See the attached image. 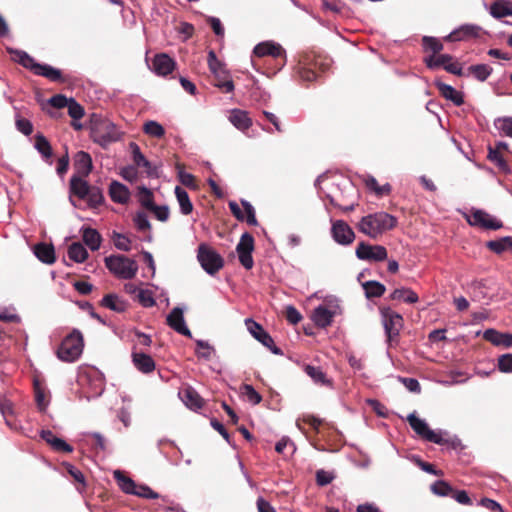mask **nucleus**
Instances as JSON below:
<instances>
[{"label": "nucleus", "instance_id": "nucleus-60", "mask_svg": "<svg viewBox=\"0 0 512 512\" xmlns=\"http://www.w3.org/2000/svg\"><path fill=\"white\" fill-rule=\"evenodd\" d=\"M398 380L410 392L419 393L421 391L420 383L416 378L398 376Z\"/></svg>", "mask_w": 512, "mask_h": 512}, {"label": "nucleus", "instance_id": "nucleus-3", "mask_svg": "<svg viewBox=\"0 0 512 512\" xmlns=\"http://www.w3.org/2000/svg\"><path fill=\"white\" fill-rule=\"evenodd\" d=\"M14 60L23 67L31 70L35 75L43 76L51 81L58 82L62 80V73L59 69L49 64H41L35 61L27 52L18 49H8Z\"/></svg>", "mask_w": 512, "mask_h": 512}, {"label": "nucleus", "instance_id": "nucleus-46", "mask_svg": "<svg viewBox=\"0 0 512 512\" xmlns=\"http://www.w3.org/2000/svg\"><path fill=\"white\" fill-rule=\"evenodd\" d=\"M85 200L92 208L101 205L104 202V195L102 190L97 186H90Z\"/></svg>", "mask_w": 512, "mask_h": 512}, {"label": "nucleus", "instance_id": "nucleus-42", "mask_svg": "<svg viewBox=\"0 0 512 512\" xmlns=\"http://www.w3.org/2000/svg\"><path fill=\"white\" fill-rule=\"evenodd\" d=\"M195 342L197 346L195 353L198 358L209 361L215 355L216 351L214 347L209 344L208 341L198 339Z\"/></svg>", "mask_w": 512, "mask_h": 512}, {"label": "nucleus", "instance_id": "nucleus-12", "mask_svg": "<svg viewBox=\"0 0 512 512\" xmlns=\"http://www.w3.org/2000/svg\"><path fill=\"white\" fill-rule=\"evenodd\" d=\"M355 254L359 260L370 262H381L388 257L387 249L384 246L370 245L364 241L357 245Z\"/></svg>", "mask_w": 512, "mask_h": 512}, {"label": "nucleus", "instance_id": "nucleus-57", "mask_svg": "<svg viewBox=\"0 0 512 512\" xmlns=\"http://www.w3.org/2000/svg\"><path fill=\"white\" fill-rule=\"evenodd\" d=\"M129 148L132 154V159L134 164L137 167H140L142 164H145V161L147 158L144 156V154L141 152L140 147L135 142H130Z\"/></svg>", "mask_w": 512, "mask_h": 512}, {"label": "nucleus", "instance_id": "nucleus-53", "mask_svg": "<svg viewBox=\"0 0 512 512\" xmlns=\"http://www.w3.org/2000/svg\"><path fill=\"white\" fill-rule=\"evenodd\" d=\"M114 245L118 250L128 252L131 250V240L124 234L114 232L113 233Z\"/></svg>", "mask_w": 512, "mask_h": 512}, {"label": "nucleus", "instance_id": "nucleus-59", "mask_svg": "<svg viewBox=\"0 0 512 512\" xmlns=\"http://www.w3.org/2000/svg\"><path fill=\"white\" fill-rule=\"evenodd\" d=\"M241 204L244 207L246 213L244 220L247 222V224L251 226H256L258 224V221L256 219L255 209L252 206V204L247 200H242Z\"/></svg>", "mask_w": 512, "mask_h": 512}, {"label": "nucleus", "instance_id": "nucleus-49", "mask_svg": "<svg viewBox=\"0 0 512 512\" xmlns=\"http://www.w3.org/2000/svg\"><path fill=\"white\" fill-rule=\"evenodd\" d=\"M143 131L145 134L156 138H161L165 134L164 127L154 120L147 121L143 126Z\"/></svg>", "mask_w": 512, "mask_h": 512}, {"label": "nucleus", "instance_id": "nucleus-8", "mask_svg": "<svg viewBox=\"0 0 512 512\" xmlns=\"http://www.w3.org/2000/svg\"><path fill=\"white\" fill-rule=\"evenodd\" d=\"M197 260L201 268L211 276L215 275L224 266L223 257L206 243H201L198 246Z\"/></svg>", "mask_w": 512, "mask_h": 512}, {"label": "nucleus", "instance_id": "nucleus-29", "mask_svg": "<svg viewBox=\"0 0 512 512\" xmlns=\"http://www.w3.org/2000/svg\"><path fill=\"white\" fill-rule=\"evenodd\" d=\"M100 305L117 313L125 312L128 308L127 301L113 293L105 295L101 299Z\"/></svg>", "mask_w": 512, "mask_h": 512}, {"label": "nucleus", "instance_id": "nucleus-34", "mask_svg": "<svg viewBox=\"0 0 512 512\" xmlns=\"http://www.w3.org/2000/svg\"><path fill=\"white\" fill-rule=\"evenodd\" d=\"M490 14L497 19L512 16V2L506 0L495 1L490 6Z\"/></svg>", "mask_w": 512, "mask_h": 512}, {"label": "nucleus", "instance_id": "nucleus-19", "mask_svg": "<svg viewBox=\"0 0 512 512\" xmlns=\"http://www.w3.org/2000/svg\"><path fill=\"white\" fill-rule=\"evenodd\" d=\"M90 188L89 183L83 179L82 176L73 175L70 178V185H69V201L73 206H76L75 201L72 198V195L78 197L81 200L86 199L88 190Z\"/></svg>", "mask_w": 512, "mask_h": 512}, {"label": "nucleus", "instance_id": "nucleus-54", "mask_svg": "<svg viewBox=\"0 0 512 512\" xmlns=\"http://www.w3.org/2000/svg\"><path fill=\"white\" fill-rule=\"evenodd\" d=\"M136 297L139 303L145 308L153 307L156 304L152 291L148 289H140Z\"/></svg>", "mask_w": 512, "mask_h": 512}, {"label": "nucleus", "instance_id": "nucleus-40", "mask_svg": "<svg viewBox=\"0 0 512 512\" xmlns=\"http://www.w3.org/2000/svg\"><path fill=\"white\" fill-rule=\"evenodd\" d=\"M362 287L368 299L381 297L386 290L385 285L376 280L366 281L362 284Z\"/></svg>", "mask_w": 512, "mask_h": 512}, {"label": "nucleus", "instance_id": "nucleus-14", "mask_svg": "<svg viewBox=\"0 0 512 512\" xmlns=\"http://www.w3.org/2000/svg\"><path fill=\"white\" fill-rule=\"evenodd\" d=\"M254 250V238L253 236L245 232L242 234L237 246L236 252L238 254V259L241 265L246 269H252L254 265L252 252Z\"/></svg>", "mask_w": 512, "mask_h": 512}, {"label": "nucleus", "instance_id": "nucleus-27", "mask_svg": "<svg viewBox=\"0 0 512 512\" xmlns=\"http://www.w3.org/2000/svg\"><path fill=\"white\" fill-rule=\"evenodd\" d=\"M41 438L48 443L55 451L71 453L73 447L65 440L57 437L51 430H42L40 432Z\"/></svg>", "mask_w": 512, "mask_h": 512}, {"label": "nucleus", "instance_id": "nucleus-37", "mask_svg": "<svg viewBox=\"0 0 512 512\" xmlns=\"http://www.w3.org/2000/svg\"><path fill=\"white\" fill-rule=\"evenodd\" d=\"M70 260L76 263H83L88 258V251L80 242H73L67 251Z\"/></svg>", "mask_w": 512, "mask_h": 512}, {"label": "nucleus", "instance_id": "nucleus-51", "mask_svg": "<svg viewBox=\"0 0 512 512\" xmlns=\"http://www.w3.org/2000/svg\"><path fill=\"white\" fill-rule=\"evenodd\" d=\"M320 305L330 311L334 317L342 314L340 300L336 296H327L324 299V303Z\"/></svg>", "mask_w": 512, "mask_h": 512}, {"label": "nucleus", "instance_id": "nucleus-36", "mask_svg": "<svg viewBox=\"0 0 512 512\" xmlns=\"http://www.w3.org/2000/svg\"><path fill=\"white\" fill-rule=\"evenodd\" d=\"M175 195L180 207V212L183 215H189L193 210V204L189 198L187 191L180 186H176Z\"/></svg>", "mask_w": 512, "mask_h": 512}, {"label": "nucleus", "instance_id": "nucleus-25", "mask_svg": "<svg viewBox=\"0 0 512 512\" xmlns=\"http://www.w3.org/2000/svg\"><path fill=\"white\" fill-rule=\"evenodd\" d=\"M435 86L441 93V95L451 101L456 106H461L464 103V97L462 92L457 91L453 86L446 84L442 81L436 80Z\"/></svg>", "mask_w": 512, "mask_h": 512}, {"label": "nucleus", "instance_id": "nucleus-35", "mask_svg": "<svg viewBox=\"0 0 512 512\" xmlns=\"http://www.w3.org/2000/svg\"><path fill=\"white\" fill-rule=\"evenodd\" d=\"M486 247L495 254H502L508 249H512V236H504L495 240L486 242Z\"/></svg>", "mask_w": 512, "mask_h": 512}, {"label": "nucleus", "instance_id": "nucleus-41", "mask_svg": "<svg viewBox=\"0 0 512 512\" xmlns=\"http://www.w3.org/2000/svg\"><path fill=\"white\" fill-rule=\"evenodd\" d=\"M34 147L42 155L43 159L48 160L51 158L52 147L47 138L43 134L38 133L35 136Z\"/></svg>", "mask_w": 512, "mask_h": 512}, {"label": "nucleus", "instance_id": "nucleus-22", "mask_svg": "<svg viewBox=\"0 0 512 512\" xmlns=\"http://www.w3.org/2000/svg\"><path fill=\"white\" fill-rule=\"evenodd\" d=\"M230 123L238 130L245 132L252 126L248 112L241 109H231L228 117Z\"/></svg>", "mask_w": 512, "mask_h": 512}, {"label": "nucleus", "instance_id": "nucleus-32", "mask_svg": "<svg viewBox=\"0 0 512 512\" xmlns=\"http://www.w3.org/2000/svg\"><path fill=\"white\" fill-rule=\"evenodd\" d=\"M82 239L85 245H87L92 251H96L100 248L102 237L100 233L91 227L82 229Z\"/></svg>", "mask_w": 512, "mask_h": 512}, {"label": "nucleus", "instance_id": "nucleus-33", "mask_svg": "<svg viewBox=\"0 0 512 512\" xmlns=\"http://www.w3.org/2000/svg\"><path fill=\"white\" fill-rule=\"evenodd\" d=\"M391 300L403 301L408 304H414L418 302L419 297L416 292L410 288H397L389 296Z\"/></svg>", "mask_w": 512, "mask_h": 512}, {"label": "nucleus", "instance_id": "nucleus-2", "mask_svg": "<svg viewBox=\"0 0 512 512\" xmlns=\"http://www.w3.org/2000/svg\"><path fill=\"white\" fill-rule=\"evenodd\" d=\"M123 132L107 118H94L91 123L90 137L92 141L102 148L119 141Z\"/></svg>", "mask_w": 512, "mask_h": 512}, {"label": "nucleus", "instance_id": "nucleus-15", "mask_svg": "<svg viewBox=\"0 0 512 512\" xmlns=\"http://www.w3.org/2000/svg\"><path fill=\"white\" fill-rule=\"evenodd\" d=\"M482 28L476 24H462L452 30L448 35L444 37V41L447 42H459L468 41L472 38L480 36Z\"/></svg>", "mask_w": 512, "mask_h": 512}, {"label": "nucleus", "instance_id": "nucleus-45", "mask_svg": "<svg viewBox=\"0 0 512 512\" xmlns=\"http://www.w3.org/2000/svg\"><path fill=\"white\" fill-rule=\"evenodd\" d=\"M488 159L493 162L500 171L504 172V173H510V168L507 164V162L505 161V159L503 158V156L501 155V153L499 151H497V149H493V147H489L488 149Z\"/></svg>", "mask_w": 512, "mask_h": 512}, {"label": "nucleus", "instance_id": "nucleus-50", "mask_svg": "<svg viewBox=\"0 0 512 512\" xmlns=\"http://www.w3.org/2000/svg\"><path fill=\"white\" fill-rule=\"evenodd\" d=\"M241 394L245 397V399L253 404L257 405L261 402V395L254 389V387L250 384H243L241 387Z\"/></svg>", "mask_w": 512, "mask_h": 512}, {"label": "nucleus", "instance_id": "nucleus-21", "mask_svg": "<svg viewBox=\"0 0 512 512\" xmlns=\"http://www.w3.org/2000/svg\"><path fill=\"white\" fill-rule=\"evenodd\" d=\"M152 65L157 75L166 76L174 70L176 62L168 54L160 53L154 56Z\"/></svg>", "mask_w": 512, "mask_h": 512}, {"label": "nucleus", "instance_id": "nucleus-23", "mask_svg": "<svg viewBox=\"0 0 512 512\" xmlns=\"http://www.w3.org/2000/svg\"><path fill=\"white\" fill-rule=\"evenodd\" d=\"M74 168L77 176L87 177L93 168L90 154L85 151H78L74 157Z\"/></svg>", "mask_w": 512, "mask_h": 512}, {"label": "nucleus", "instance_id": "nucleus-39", "mask_svg": "<svg viewBox=\"0 0 512 512\" xmlns=\"http://www.w3.org/2000/svg\"><path fill=\"white\" fill-rule=\"evenodd\" d=\"M182 401L191 410H198L202 407V399L192 388H187L182 392Z\"/></svg>", "mask_w": 512, "mask_h": 512}, {"label": "nucleus", "instance_id": "nucleus-9", "mask_svg": "<svg viewBox=\"0 0 512 512\" xmlns=\"http://www.w3.org/2000/svg\"><path fill=\"white\" fill-rule=\"evenodd\" d=\"M407 421L412 428V430L423 440L434 443L441 444L443 440V435H447L448 432L442 429L432 430L430 429L428 423L419 418L416 415V412H412L407 416Z\"/></svg>", "mask_w": 512, "mask_h": 512}, {"label": "nucleus", "instance_id": "nucleus-1", "mask_svg": "<svg viewBox=\"0 0 512 512\" xmlns=\"http://www.w3.org/2000/svg\"><path fill=\"white\" fill-rule=\"evenodd\" d=\"M397 225V218L387 212H375L363 216L357 224L359 232L371 239H377Z\"/></svg>", "mask_w": 512, "mask_h": 512}, {"label": "nucleus", "instance_id": "nucleus-20", "mask_svg": "<svg viewBox=\"0 0 512 512\" xmlns=\"http://www.w3.org/2000/svg\"><path fill=\"white\" fill-rule=\"evenodd\" d=\"M325 178H326V174H321L316 178L315 183H314V186L317 188L320 197H325L326 199L329 200V203L332 206H334L344 212H349V211L354 210L357 205V202L355 199H351V201L347 205H340L337 202L336 198L330 192H326L321 187V183L324 181Z\"/></svg>", "mask_w": 512, "mask_h": 512}, {"label": "nucleus", "instance_id": "nucleus-31", "mask_svg": "<svg viewBox=\"0 0 512 512\" xmlns=\"http://www.w3.org/2000/svg\"><path fill=\"white\" fill-rule=\"evenodd\" d=\"M334 316L324 306L318 305L312 313V320L319 328H326L333 322Z\"/></svg>", "mask_w": 512, "mask_h": 512}, {"label": "nucleus", "instance_id": "nucleus-7", "mask_svg": "<svg viewBox=\"0 0 512 512\" xmlns=\"http://www.w3.org/2000/svg\"><path fill=\"white\" fill-rule=\"evenodd\" d=\"M113 476L119 488L125 494L135 495L145 499L159 498V494L154 492L148 485L137 484L132 478L125 476L120 470H115Z\"/></svg>", "mask_w": 512, "mask_h": 512}, {"label": "nucleus", "instance_id": "nucleus-5", "mask_svg": "<svg viewBox=\"0 0 512 512\" xmlns=\"http://www.w3.org/2000/svg\"><path fill=\"white\" fill-rule=\"evenodd\" d=\"M107 269L119 279H132L137 271V262L124 255H110L104 259Z\"/></svg>", "mask_w": 512, "mask_h": 512}, {"label": "nucleus", "instance_id": "nucleus-47", "mask_svg": "<svg viewBox=\"0 0 512 512\" xmlns=\"http://www.w3.org/2000/svg\"><path fill=\"white\" fill-rule=\"evenodd\" d=\"M494 126L500 133L512 138V117H499L495 119Z\"/></svg>", "mask_w": 512, "mask_h": 512}, {"label": "nucleus", "instance_id": "nucleus-24", "mask_svg": "<svg viewBox=\"0 0 512 512\" xmlns=\"http://www.w3.org/2000/svg\"><path fill=\"white\" fill-rule=\"evenodd\" d=\"M131 356L133 365L141 373L148 374L155 370V361L150 355L133 351Z\"/></svg>", "mask_w": 512, "mask_h": 512}, {"label": "nucleus", "instance_id": "nucleus-55", "mask_svg": "<svg viewBox=\"0 0 512 512\" xmlns=\"http://www.w3.org/2000/svg\"><path fill=\"white\" fill-rule=\"evenodd\" d=\"M67 108L69 116L75 120H79L84 116L83 107L74 98H69Z\"/></svg>", "mask_w": 512, "mask_h": 512}, {"label": "nucleus", "instance_id": "nucleus-56", "mask_svg": "<svg viewBox=\"0 0 512 512\" xmlns=\"http://www.w3.org/2000/svg\"><path fill=\"white\" fill-rule=\"evenodd\" d=\"M141 196H140V203L143 207H145L148 210H151L156 204L154 203L153 199V193L152 191L143 186L140 189Z\"/></svg>", "mask_w": 512, "mask_h": 512}, {"label": "nucleus", "instance_id": "nucleus-11", "mask_svg": "<svg viewBox=\"0 0 512 512\" xmlns=\"http://www.w3.org/2000/svg\"><path fill=\"white\" fill-rule=\"evenodd\" d=\"M245 325L249 333L259 341L263 346L268 348L275 355H282L283 352L278 348L273 338L264 330V328L251 318L245 320Z\"/></svg>", "mask_w": 512, "mask_h": 512}, {"label": "nucleus", "instance_id": "nucleus-58", "mask_svg": "<svg viewBox=\"0 0 512 512\" xmlns=\"http://www.w3.org/2000/svg\"><path fill=\"white\" fill-rule=\"evenodd\" d=\"M134 224L139 231L150 230L151 224L147 214L144 212H137L133 218Z\"/></svg>", "mask_w": 512, "mask_h": 512}, {"label": "nucleus", "instance_id": "nucleus-28", "mask_svg": "<svg viewBox=\"0 0 512 512\" xmlns=\"http://www.w3.org/2000/svg\"><path fill=\"white\" fill-rule=\"evenodd\" d=\"M109 195L113 202L119 204H126L130 199L128 187L116 180H113L109 185Z\"/></svg>", "mask_w": 512, "mask_h": 512}, {"label": "nucleus", "instance_id": "nucleus-43", "mask_svg": "<svg viewBox=\"0 0 512 512\" xmlns=\"http://www.w3.org/2000/svg\"><path fill=\"white\" fill-rule=\"evenodd\" d=\"M468 71L475 79L484 82L492 74L493 69L487 64H476L469 66Z\"/></svg>", "mask_w": 512, "mask_h": 512}, {"label": "nucleus", "instance_id": "nucleus-10", "mask_svg": "<svg viewBox=\"0 0 512 512\" xmlns=\"http://www.w3.org/2000/svg\"><path fill=\"white\" fill-rule=\"evenodd\" d=\"M382 324L387 337V343L392 346L398 343L400 330L403 327L402 316L390 308L381 309Z\"/></svg>", "mask_w": 512, "mask_h": 512}, {"label": "nucleus", "instance_id": "nucleus-13", "mask_svg": "<svg viewBox=\"0 0 512 512\" xmlns=\"http://www.w3.org/2000/svg\"><path fill=\"white\" fill-rule=\"evenodd\" d=\"M467 221L471 226L488 230H498L503 227L502 221L482 209L472 208L470 216L467 217Z\"/></svg>", "mask_w": 512, "mask_h": 512}, {"label": "nucleus", "instance_id": "nucleus-52", "mask_svg": "<svg viewBox=\"0 0 512 512\" xmlns=\"http://www.w3.org/2000/svg\"><path fill=\"white\" fill-rule=\"evenodd\" d=\"M431 491L438 496L446 497L453 492V488L444 480H437L431 485Z\"/></svg>", "mask_w": 512, "mask_h": 512}, {"label": "nucleus", "instance_id": "nucleus-16", "mask_svg": "<svg viewBox=\"0 0 512 512\" xmlns=\"http://www.w3.org/2000/svg\"><path fill=\"white\" fill-rule=\"evenodd\" d=\"M331 235L337 244L343 246L350 245L355 239L353 229L343 220H336L332 223Z\"/></svg>", "mask_w": 512, "mask_h": 512}, {"label": "nucleus", "instance_id": "nucleus-63", "mask_svg": "<svg viewBox=\"0 0 512 512\" xmlns=\"http://www.w3.org/2000/svg\"><path fill=\"white\" fill-rule=\"evenodd\" d=\"M367 404L372 408V410L377 414V416L381 418H387L389 413L387 408L377 399H367Z\"/></svg>", "mask_w": 512, "mask_h": 512}, {"label": "nucleus", "instance_id": "nucleus-44", "mask_svg": "<svg viewBox=\"0 0 512 512\" xmlns=\"http://www.w3.org/2000/svg\"><path fill=\"white\" fill-rule=\"evenodd\" d=\"M452 60L453 57L450 54H440L437 57L434 55L426 57L424 62L429 69H437L439 67L444 68V65H446L448 62H451Z\"/></svg>", "mask_w": 512, "mask_h": 512}, {"label": "nucleus", "instance_id": "nucleus-4", "mask_svg": "<svg viewBox=\"0 0 512 512\" xmlns=\"http://www.w3.org/2000/svg\"><path fill=\"white\" fill-rule=\"evenodd\" d=\"M84 347L82 333L74 329L61 342L57 349V357L64 362H74L82 354Z\"/></svg>", "mask_w": 512, "mask_h": 512}, {"label": "nucleus", "instance_id": "nucleus-6", "mask_svg": "<svg viewBox=\"0 0 512 512\" xmlns=\"http://www.w3.org/2000/svg\"><path fill=\"white\" fill-rule=\"evenodd\" d=\"M207 61L209 69L216 79L214 86L222 90L224 93L233 92L235 86L232 77L225 65L218 60L216 53L213 50L209 51Z\"/></svg>", "mask_w": 512, "mask_h": 512}, {"label": "nucleus", "instance_id": "nucleus-38", "mask_svg": "<svg viewBox=\"0 0 512 512\" xmlns=\"http://www.w3.org/2000/svg\"><path fill=\"white\" fill-rule=\"evenodd\" d=\"M305 373L314 381L315 384L323 386H331V380L326 377V374L320 367L313 365H306L304 368Z\"/></svg>", "mask_w": 512, "mask_h": 512}, {"label": "nucleus", "instance_id": "nucleus-62", "mask_svg": "<svg viewBox=\"0 0 512 512\" xmlns=\"http://www.w3.org/2000/svg\"><path fill=\"white\" fill-rule=\"evenodd\" d=\"M15 125L17 130L25 136H29L33 132V124L28 119L17 117Z\"/></svg>", "mask_w": 512, "mask_h": 512}, {"label": "nucleus", "instance_id": "nucleus-61", "mask_svg": "<svg viewBox=\"0 0 512 512\" xmlns=\"http://www.w3.org/2000/svg\"><path fill=\"white\" fill-rule=\"evenodd\" d=\"M498 369L503 373L512 372V353L503 354L498 358Z\"/></svg>", "mask_w": 512, "mask_h": 512}, {"label": "nucleus", "instance_id": "nucleus-48", "mask_svg": "<svg viewBox=\"0 0 512 512\" xmlns=\"http://www.w3.org/2000/svg\"><path fill=\"white\" fill-rule=\"evenodd\" d=\"M422 46L425 51H431L433 54L441 52L444 48L442 42L433 36H423Z\"/></svg>", "mask_w": 512, "mask_h": 512}, {"label": "nucleus", "instance_id": "nucleus-30", "mask_svg": "<svg viewBox=\"0 0 512 512\" xmlns=\"http://www.w3.org/2000/svg\"><path fill=\"white\" fill-rule=\"evenodd\" d=\"M34 254L42 263L53 264L55 262V250L53 245L46 243L36 244L34 247Z\"/></svg>", "mask_w": 512, "mask_h": 512}, {"label": "nucleus", "instance_id": "nucleus-18", "mask_svg": "<svg viewBox=\"0 0 512 512\" xmlns=\"http://www.w3.org/2000/svg\"><path fill=\"white\" fill-rule=\"evenodd\" d=\"M253 53L258 57L272 56L274 58L284 57L286 59V52L279 43L273 41H264L258 43Z\"/></svg>", "mask_w": 512, "mask_h": 512}, {"label": "nucleus", "instance_id": "nucleus-17", "mask_svg": "<svg viewBox=\"0 0 512 512\" xmlns=\"http://www.w3.org/2000/svg\"><path fill=\"white\" fill-rule=\"evenodd\" d=\"M167 325L178 334L183 336L192 337L190 329L187 327L184 318V309L181 307H174L166 318Z\"/></svg>", "mask_w": 512, "mask_h": 512}, {"label": "nucleus", "instance_id": "nucleus-64", "mask_svg": "<svg viewBox=\"0 0 512 512\" xmlns=\"http://www.w3.org/2000/svg\"><path fill=\"white\" fill-rule=\"evenodd\" d=\"M335 476L332 472L320 469L316 472V483L319 486H326L334 480Z\"/></svg>", "mask_w": 512, "mask_h": 512}, {"label": "nucleus", "instance_id": "nucleus-26", "mask_svg": "<svg viewBox=\"0 0 512 512\" xmlns=\"http://www.w3.org/2000/svg\"><path fill=\"white\" fill-rule=\"evenodd\" d=\"M485 340L491 342L495 346H503L509 348L512 346V334L502 333L493 328L486 329L483 333Z\"/></svg>", "mask_w": 512, "mask_h": 512}]
</instances>
